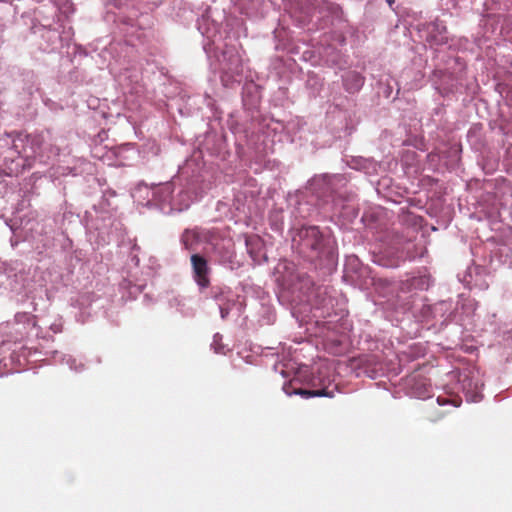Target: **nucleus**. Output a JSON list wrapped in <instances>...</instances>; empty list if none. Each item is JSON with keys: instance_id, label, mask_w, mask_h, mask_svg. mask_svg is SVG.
Masks as SVG:
<instances>
[{"instance_id": "1", "label": "nucleus", "mask_w": 512, "mask_h": 512, "mask_svg": "<svg viewBox=\"0 0 512 512\" xmlns=\"http://www.w3.org/2000/svg\"><path fill=\"white\" fill-rule=\"evenodd\" d=\"M297 247L299 252L309 258L318 257L324 248V237L316 226L303 227L298 232Z\"/></svg>"}, {"instance_id": "2", "label": "nucleus", "mask_w": 512, "mask_h": 512, "mask_svg": "<svg viewBox=\"0 0 512 512\" xmlns=\"http://www.w3.org/2000/svg\"><path fill=\"white\" fill-rule=\"evenodd\" d=\"M191 264L193 268L194 279L197 284L203 288H206L210 284L208 277L209 267L207 260L199 254H193L191 256Z\"/></svg>"}, {"instance_id": "3", "label": "nucleus", "mask_w": 512, "mask_h": 512, "mask_svg": "<svg viewBox=\"0 0 512 512\" xmlns=\"http://www.w3.org/2000/svg\"><path fill=\"white\" fill-rule=\"evenodd\" d=\"M335 389H329V386H324L321 389L316 390H306V389H296L294 391L295 394L301 395L303 397L309 398V397H329L332 398L335 395Z\"/></svg>"}, {"instance_id": "4", "label": "nucleus", "mask_w": 512, "mask_h": 512, "mask_svg": "<svg viewBox=\"0 0 512 512\" xmlns=\"http://www.w3.org/2000/svg\"><path fill=\"white\" fill-rule=\"evenodd\" d=\"M344 82L346 89L350 92H353L359 90L362 87L364 78L356 72H349L346 75Z\"/></svg>"}, {"instance_id": "5", "label": "nucleus", "mask_w": 512, "mask_h": 512, "mask_svg": "<svg viewBox=\"0 0 512 512\" xmlns=\"http://www.w3.org/2000/svg\"><path fill=\"white\" fill-rule=\"evenodd\" d=\"M220 314H221V317L223 319H225L227 317V315L229 314V309L228 308H224V307H220Z\"/></svg>"}, {"instance_id": "6", "label": "nucleus", "mask_w": 512, "mask_h": 512, "mask_svg": "<svg viewBox=\"0 0 512 512\" xmlns=\"http://www.w3.org/2000/svg\"><path fill=\"white\" fill-rule=\"evenodd\" d=\"M187 237H188V233L186 232V233L183 235L182 240H183V243H184L185 247H186L187 249H189L188 242H187Z\"/></svg>"}]
</instances>
